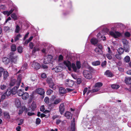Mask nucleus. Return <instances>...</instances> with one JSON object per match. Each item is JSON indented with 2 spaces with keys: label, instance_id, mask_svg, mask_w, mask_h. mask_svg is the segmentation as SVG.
Returning a JSON list of instances; mask_svg holds the SVG:
<instances>
[{
  "label": "nucleus",
  "instance_id": "obj_22",
  "mask_svg": "<svg viewBox=\"0 0 131 131\" xmlns=\"http://www.w3.org/2000/svg\"><path fill=\"white\" fill-rule=\"evenodd\" d=\"M125 81L127 84H131V78H126L125 80Z\"/></svg>",
  "mask_w": 131,
  "mask_h": 131
},
{
  "label": "nucleus",
  "instance_id": "obj_23",
  "mask_svg": "<svg viewBox=\"0 0 131 131\" xmlns=\"http://www.w3.org/2000/svg\"><path fill=\"white\" fill-rule=\"evenodd\" d=\"M91 42L92 44L95 45L98 42V40L95 38H93L91 39Z\"/></svg>",
  "mask_w": 131,
  "mask_h": 131
},
{
  "label": "nucleus",
  "instance_id": "obj_59",
  "mask_svg": "<svg viewBox=\"0 0 131 131\" xmlns=\"http://www.w3.org/2000/svg\"><path fill=\"white\" fill-rule=\"evenodd\" d=\"M106 61H103V62H102V64H101L102 66V67H104L106 65Z\"/></svg>",
  "mask_w": 131,
  "mask_h": 131
},
{
  "label": "nucleus",
  "instance_id": "obj_47",
  "mask_svg": "<svg viewBox=\"0 0 131 131\" xmlns=\"http://www.w3.org/2000/svg\"><path fill=\"white\" fill-rule=\"evenodd\" d=\"M21 78L20 76L19 75L18 77V78H17V81H18V83H17V85H18V84L19 83V85H20V83L21 82Z\"/></svg>",
  "mask_w": 131,
  "mask_h": 131
},
{
  "label": "nucleus",
  "instance_id": "obj_28",
  "mask_svg": "<svg viewBox=\"0 0 131 131\" xmlns=\"http://www.w3.org/2000/svg\"><path fill=\"white\" fill-rule=\"evenodd\" d=\"M71 113L69 112H66L65 114V116L68 119L71 116Z\"/></svg>",
  "mask_w": 131,
  "mask_h": 131
},
{
  "label": "nucleus",
  "instance_id": "obj_37",
  "mask_svg": "<svg viewBox=\"0 0 131 131\" xmlns=\"http://www.w3.org/2000/svg\"><path fill=\"white\" fill-rule=\"evenodd\" d=\"M16 80L15 79H13L11 80V82L9 84L10 86H13L15 84Z\"/></svg>",
  "mask_w": 131,
  "mask_h": 131
},
{
  "label": "nucleus",
  "instance_id": "obj_36",
  "mask_svg": "<svg viewBox=\"0 0 131 131\" xmlns=\"http://www.w3.org/2000/svg\"><path fill=\"white\" fill-rule=\"evenodd\" d=\"M111 87L112 89H117L119 87V85L116 84H112L111 85Z\"/></svg>",
  "mask_w": 131,
  "mask_h": 131
},
{
  "label": "nucleus",
  "instance_id": "obj_5",
  "mask_svg": "<svg viewBox=\"0 0 131 131\" xmlns=\"http://www.w3.org/2000/svg\"><path fill=\"white\" fill-rule=\"evenodd\" d=\"M35 91L36 93L41 95H43L45 93L44 89L41 88H37Z\"/></svg>",
  "mask_w": 131,
  "mask_h": 131
},
{
  "label": "nucleus",
  "instance_id": "obj_8",
  "mask_svg": "<svg viewBox=\"0 0 131 131\" xmlns=\"http://www.w3.org/2000/svg\"><path fill=\"white\" fill-rule=\"evenodd\" d=\"M32 67L36 69H38L40 68V66L38 63L35 62L34 61L31 64Z\"/></svg>",
  "mask_w": 131,
  "mask_h": 131
},
{
  "label": "nucleus",
  "instance_id": "obj_7",
  "mask_svg": "<svg viewBox=\"0 0 131 131\" xmlns=\"http://www.w3.org/2000/svg\"><path fill=\"white\" fill-rule=\"evenodd\" d=\"M74 84V82L70 80H67L65 84L67 86L72 87Z\"/></svg>",
  "mask_w": 131,
  "mask_h": 131
},
{
  "label": "nucleus",
  "instance_id": "obj_27",
  "mask_svg": "<svg viewBox=\"0 0 131 131\" xmlns=\"http://www.w3.org/2000/svg\"><path fill=\"white\" fill-rule=\"evenodd\" d=\"M11 17L14 20H17L18 17L15 13H13L11 15Z\"/></svg>",
  "mask_w": 131,
  "mask_h": 131
},
{
  "label": "nucleus",
  "instance_id": "obj_62",
  "mask_svg": "<svg viewBox=\"0 0 131 131\" xmlns=\"http://www.w3.org/2000/svg\"><path fill=\"white\" fill-rule=\"evenodd\" d=\"M29 46L30 47V48L31 49H32L33 48V47L34 46L32 42H30L29 44Z\"/></svg>",
  "mask_w": 131,
  "mask_h": 131
},
{
  "label": "nucleus",
  "instance_id": "obj_57",
  "mask_svg": "<svg viewBox=\"0 0 131 131\" xmlns=\"http://www.w3.org/2000/svg\"><path fill=\"white\" fill-rule=\"evenodd\" d=\"M99 90V88H96L93 89L92 90H91V91L92 92H94L97 91Z\"/></svg>",
  "mask_w": 131,
  "mask_h": 131
},
{
  "label": "nucleus",
  "instance_id": "obj_58",
  "mask_svg": "<svg viewBox=\"0 0 131 131\" xmlns=\"http://www.w3.org/2000/svg\"><path fill=\"white\" fill-rule=\"evenodd\" d=\"M24 119H20L19 120L20 123L18 124V125H20L22 124L23 122Z\"/></svg>",
  "mask_w": 131,
  "mask_h": 131
},
{
  "label": "nucleus",
  "instance_id": "obj_54",
  "mask_svg": "<svg viewBox=\"0 0 131 131\" xmlns=\"http://www.w3.org/2000/svg\"><path fill=\"white\" fill-rule=\"evenodd\" d=\"M41 122V120L39 118H37L36 119V123L37 124H39Z\"/></svg>",
  "mask_w": 131,
  "mask_h": 131
},
{
  "label": "nucleus",
  "instance_id": "obj_43",
  "mask_svg": "<svg viewBox=\"0 0 131 131\" xmlns=\"http://www.w3.org/2000/svg\"><path fill=\"white\" fill-rule=\"evenodd\" d=\"M6 93L5 92L2 95L1 97V100H3L5 99L6 96Z\"/></svg>",
  "mask_w": 131,
  "mask_h": 131
},
{
  "label": "nucleus",
  "instance_id": "obj_15",
  "mask_svg": "<svg viewBox=\"0 0 131 131\" xmlns=\"http://www.w3.org/2000/svg\"><path fill=\"white\" fill-rule=\"evenodd\" d=\"M29 97L28 94L26 92H24L22 96V99L24 100H26Z\"/></svg>",
  "mask_w": 131,
  "mask_h": 131
},
{
  "label": "nucleus",
  "instance_id": "obj_4",
  "mask_svg": "<svg viewBox=\"0 0 131 131\" xmlns=\"http://www.w3.org/2000/svg\"><path fill=\"white\" fill-rule=\"evenodd\" d=\"M47 82L49 84V87L53 89H55V84L52 80L50 78H48L47 79Z\"/></svg>",
  "mask_w": 131,
  "mask_h": 131
},
{
  "label": "nucleus",
  "instance_id": "obj_20",
  "mask_svg": "<svg viewBox=\"0 0 131 131\" xmlns=\"http://www.w3.org/2000/svg\"><path fill=\"white\" fill-rule=\"evenodd\" d=\"M45 110L44 106L43 105L40 108V110L41 111L43 112V113L45 114H47L49 113V111L46 110L44 111Z\"/></svg>",
  "mask_w": 131,
  "mask_h": 131
},
{
  "label": "nucleus",
  "instance_id": "obj_56",
  "mask_svg": "<svg viewBox=\"0 0 131 131\" xmlns=\"http://www.w3.org/2000/svg\"><path fill=\"white\" fill-rule=\"evenodd\" d=\"M130 33L128 32H126L125 33V36L129 37L130 36Z\"/></svg>",
  "mask_w": 131,
  "mask_h": 131
},
{
  "label": "nucleus",
  "instance_id": "obj_51",
  "mask_svg": "<svg viewBox=\"0 0 131 131\" xmlns=\"http://www.w3.org/2000/svg\"><path fill=\"white\" fill-rule=\"evenodd\" d=\"M53 92V91L51 89H49L47 91V94L48 95H50Z\"/></svg>",
  "mask_w": 131,
  "mask_h": 131
},
{
  "label": "nucleus",
  "instance_id": "obj_39",
  "mask_svg": "<svg viewBox=\"0 0 131 131\" xmlns=\"http://www.w3.org/2000/svg\"><path fill=\"white\" fill-rule=\"evenodd\" d=\"M31 106L32 107V110L33 111L36 107V105L35 102H33L31 104Z\"/></svg>",
  "mask_w": 131,
  "mask_h": 131
},
{
  "label": "nucleus",
  "instance_id": "obj_49",
  "mask_svg": "<svg viewBox=\"0 0 131 131\" xmlns=\"http://www.w3.org/2000/svg\"><path fill=\"white\" fill-rule=\"evenodd\" d=\"M4 69L2 67H0V77L2 76V73L4 71Z\"/></svg>",
  "mask_w": 131,
  "mask_h": 131
},
{
  "label": "nucleus",
  "instance_id": "obj_3",
  "mask_svg": "<svg viewBox=\"0 0 131 131\" xmlns=\"http://www.w3.org/2000/svg\"><path fill=\"white\" fill-rule=\"evenodd\" d=\"M11 61L14 63H16L17 59V56L15 52H12L10 53L9 57Z\"/></svg>",
  "mask_w": 131,
  "mask_h": 131
},
{
  "label": "nucleus",
  "instance_id": "obj_42",
  "mask_svg": "<svg viewBox=\"0 0 131 131\" xmlns=\"http://www.w3.org/2000/svg\"><path fill=\"white\" fill-rule=\"evenodd\" d=\"M21 35L20 34H19L17 35L14 38V40L15 41H16L19 39V38L21 37Z\"/></svg>",
  "mask_w": 131,
  "mask_h": 131
},
{
  "label": "nucleus",
  "instance_id": "obj_18",
  "mask_svg": "<svg viewBox=\"0 0 131 131\" xmlns=\"http://www.w3.org/2000/svg\"><path fill=\"white\" fill-rule=\"evenodd\" d=\"M14 10L13 9H11L9 11H6L3 12V13L5 15H6L7 16H9L11 14Z\"/></svg>",
  "mask_w": 131,
  "mask_h": 131
},
{
  "label": "nucleus",
  "instance_id": "obj_61",
  "mask_svg": "<svg viewBox=\"0 0 131 131\" xmlns=\"http://www.w3.org/2000/svg\"><path fill=\"white\" fill-rule=\"evenodd\" d=\"M63 59V56L61 55H60L59 57V60L61 61Z\"/></svg>",
  "mask_w": 131,
  "mask_h": 131
},
{
  "label": "nucleus",
  "instance_id": "obj_35",
  "mask_svg": "<svg viewBox=\"0 0 131 131\" xmlns=\"http://www.w3.org/2000/svg\"><path fill=\"white\" fill-rule=\"evenodd\" d=\"M61 101V100L60 99H56L54 101L53 104H57L60 102Z\"/></svg>",
  "mask_w": 131,
  "mask_h": 131
},
{
  "label": "nucleus",
  "instance_id": "obj_11",
  "mask_svg": "<svg viewBox=\"0 0 131 131\" xmlns=\"http://www.w3.org/2000/svg\"><path fill=\"white\" fill-rule=\"evenodd\" d=\"M105 75L108 77H112L113 76L112 73L109 70H106L104 73Z\"/></svg>",
  "mask_w": 131,
  "mask_h": 131
},
{
  "label": "nucleus",
  "instance_id": "obj_9",
  "mask_svg": "<svg viewBox=\"0 0 131 131\" xmlns=\"http://www.w3.org/2000/svg\"><path fill=\"white\" fill-rule=\"evenodd\" d=\"M72 120L73 122L72 123L71 126L69 130L68 131H76L74 122L75 121V118H73Z\"/></svg>",
  "mask_w": 131,
  "mask_h": 131
},
{
  "label": "nucleus",
  "instance_id": "obj_38",
  "mask_svg": "<svg viewBox=\"0 0 131 131\" xmlns=\"http://www.w3.org/2000/svg\"><path fill=\"white\" fill-rule=\"evenodd\" d=\"M11 50L13 51H15L16 50V46L15 45H13L11 46Z\"/></svg>",
  "mask_w": 131,
  "mask_h": 131
},
{
  "label": "nucleus",
  "instance_id": "obj_31",
  "mask_svg": "<svg viewBox=\"0 0 131 131\" xmlns=\"http://www.w3.org/2000/svg\"><path fill=\"white\" fill-rule=\"evenodd\" d=\"M4 116L5 118L7 119H9L10 118V116L9 113L7 112H4Z\"/></svg>",
  "mask_w": 131,
  "mask_h": 131
},
{
  "label": "nucleus",
  "instance_id": "obj_13",
  "mask_svg": "<svg viewBox=\"0 0 131 131\" xmlns=\"http://www.w3.org/2000/svg\"><path fill=\"white\" fill-rule=\"evenodd\" d=\"M59 110L61 114H62L64 111V103H62L60 105L59 107Z\"/></svg>",
  "mask_w": 131,
  "mask_h": 131
},
{
  "label": "nucleus",
  "instance_id": "obj_21",
  "mask_svg": "<svg viewBox=\"0 0 131 131\" xmlns=\"http://www.w3.org/2000/svg\"><path fill=\"white\" fill-rule=\"evenodd\" d=\"M9 60L7 57H4L3 59V61L4 63L6 65L9 62Z\"/></svg>",
  "mask_w": 131,
  "mask_h": 131
},
{
  "label": "nucleus",
  "instance_id": "obj_2",
  "mask_svg": "<svg viewBox=\"0 0 131 131\" xmlns=\"http://www.w3.org/2000/svg\"><path fill=\"white\" fill-rule=\"evenodd\" d=\"M84 77L86 79H90L92 78V75L91 72L89 71L85 70L83 72Z\"/></svg>",
  "mask_w": 131,
  "mask_h": 131
},
{
  "label": "nucleus",
  "instance_id": "obj_1",
  "mask_svg": "<svg viewBox=\"0 0 131 131\" xmlns=\"http://www.w3.org/2000/svg\"><path fill=\"white\" fill-rule=\"evenodd\" d=\"M63 63L68 67L69 71L71 70V69L72 68L73 71L75 72H76L77 69H79L81 67V63L79 61L77 62V67L75 64L72 63L71 64V62L68 60L64 61Z\"/></svg>",
  "mask_w": 131,
  "mask_h": 131
},
{
  "label": "nucleus",
  "instance_id": "obj_33",
  "mask_svg": "<svg viewBox=\"0 0 131 131\" xmlns=\"http://www.w3.org/2000/svg\"><path fill=\"white\" fill-rule=\"evenodd\" d=\"M130 58L128 56H126L124 59V61L126 62H129L130 61Z\"/></svg>",
  "mask_w": 131,
  "mask_h": 131
},
{
  "label": "nucleus",
  "instance_id": "obj_12",
  "mask_svg": "<svg viewBox=\"0 0 131 131\" xmlns=\"http://www.w3.org/2000/svg\"><path fill=\"white\" fill-rule=\"evenodd\" d=\"M19 86V83L18 84V85H17L16 86L14 87L12 90H11L12 93V94H15L16 93V92H17L16 91L18 88Z\"/></svg>",
  "mask_w": 131,
  "mask_h": 131
},
{
  "label": "nucleus",
  "instance_id": "obj_24",
  "mask_svg": "<svg viewBox=\"0 0 131 131\" xmlns=\"http://www.w3.org/2000/svg\"><path fill=\"white\" fill-rule=\"evenodd\" d=\"M24 92L23 90L19 89L17 91V94L19 96H22Z\"/></svg>",
  "mask_w": 131,
  "mask_h": 131
},
{
  "label": "nucleus",
  "instance_id": "obj_26",
  "mask_svg": "<svg viewBox=\"0 0 131 131\" xmlns=\"http://www.w3.org/2000/svg\"><path fill=\"white\" fill-rule=\"evenodd\" d=\"M62 68L59 66H57L56 68L53 69L54 71L56 72H58L61 71Z\"/></svg>",
  "mask_w": 131,
  "mask_h": 131
},
{
  "label": "nucleus",
  "instance_id": "obj_50",
  "mask_svg": "<svg viewBox=\"0 0 131 131\" xmlns=\"http://www.w3.org/2000/svg\"><path fill=\"white\" fill-rule=\"evenodd\" d=\"M23 48L22 47H19L17 48L18 52L19 53H21L22 52Z\"/></svg>",
  "mask_w": 131,
  "mask_h": 131
},
{
  "label": "nucleus",
  "instance_id": "obj_30",
  "mask_svg": "<svg viewBox=\"0 0 131 131\" xmlns=\"http://www.w3.org/2000/svg\"><path fill=\"white\" fill-rule=\"evenodd\" d=\"M4 79L5 80L6 79L7 77L8 76V73L6 71H4Z\"/></svg>",
  "mask_w": 131,
  "mask_h": 131
},
{
  "label": "nucleus",
  "instance_id": "obj_53",
  "mask_svg": "<svg viewBox=\"0 0 131 131\" xmlns=\"http://www.w3.org/2000/svg\"><path fill=\"white\" fill-rule=\"evenodd\" d=\"M111 54H106V57L107 58L111 60L112 58V56Z\"/></svg>",
  "mask_w": 131,
  "mask_h": 131
},
{
  "label": "nucleus",
  "instance_id": "obj_48",
  "mask_svg": "<svg viewBox=\"0 0 131 131\" xmlns=\"http://www.w3.org/2000/svg\"><path fill=\"white\" fill-rule=\"evenodd\" d=\"M97 48H98V49H101V50H102V49L103 48V47L102 45L100 44H99V43L97 45Z\"/></svg>",
  "mask_w": 131,
  "mask_h": 131
},
{
  "label": "nucleus",
  "instance_id": "obj_40",
  "mask_svg": "<svg viewBox=\"0 0 131 131\" xmlns=\"http://www.w3.org/2000/svg\"><path fill=\"white\" fill-rule=\"evenodd\" d=\"M123 42L124 45H128V41L126 39H123Z\"/></svg>",
  "mask_w": 131,
  "mask_h": 131
},
{
  "label": "nucleus",
  "instance_id": "obj_41",
  "mask_svg": "<svg viewBox=\"0 0 131 131\" xmlns=\"http://www.w3.org/2000/svg\"><path fill=\"white\" fill-rule=\"evenodd\" d=\"M12 93L10 89H8L7 90V91L6 92V95L7 96H10Z\"/></svg>",
  "mask_w": 131,
  "mask_h": 131
},
{
  "label": "nucleus",
  "instance_id": "obj_17",
  "mask_svg": "<svg viewBox=\"0 0 131 131\" xmlns=\"http://www.w3.org/2000/svg\"><path fill=\"white\" fill-rule=\"evenodd\" d=\"M66 89H65L63 87H60L59 89V93L61 94H65L67 93Z\"/></svg>",
  "mask_w": 131,
  "mask_h": 131
},
{
  "label": "nucleus",
  "instance_id": "obj_16",
  "mask_svg": "<svg viewBox=\"0 0 131 131\" xmlns=\"http://www.w3.org/2000/svg\"><path fill=\"white\" fill-rule=\"evenodd\" d=\"M15 104L16 106L18 108L20 107L21 106L20 101V100L18 99H15Z\"/></svg>",
  "mask_w": 131,
  "mask_h": 131
},
{
  "label": "nucleus",
  "instance_id": "obj_45",
  "mask_svg": "<svg viewBox=\"0 0 131 131\" xmlns=\"http://www.w3.org/2000/svg\"><path fill=\"white\" fill-rule=\"evenodd\" d=\"M39 49L38 47H35L34 48L32 52H33L35 53L36 51H39Z\"/></svg>",
  "mask_w": 131,
  "mask_h": 131
},
{
  "label": "nucleus",
  "instance_id": "obj_14",
  "mask_svg": "<svg viewBox=\"0 0 131 131\" xmlns=\"http://www.w3.org/2000/svg\"><path fill=\"white\" fill-rule=\"evenodd\" d=\"M95 52L97 54H102L103 53V51L101 49H98V48L96 47L94 50Z\"/></svg>",
  "mask_w": 131,
  "mask_h": 131
},
{
  "label": "nucleus",
  "instance_id": "obj_25",
  "mask_svg": "<svg viewBox=\"0 0 131 131\" xmlns=\"http://www.w3.org/2000/svg\"><path fill=\"white\" fill-rule=\"evenodd\" d=\"M118 53L120 54H122L124 52V49L121 47L119 48L117 50Z\"/></svg>",
  "mask_w": 131,
  "mask_h": 131
},
{
  "label": "nucleus",
  "instance_id": "obj_60",
  "mask_svg": "<svg viewBox=\"0 0 131 131\" xmlns=\"http://www.w3.org/2000/svg\"><path fill=\"white\" fill-rule=\"evenodd\" d=\"M6 8L5 6L4 5H1L0 6V9H5Z\"/></svg>",
  "mask_w": 131,
  "mask_h": 131
},
{
  "label": "nucleus",
  "instance_id": "obj_46",
  "mask_svg": "<svg viewBox=\"0 0 131 131\" xmlns=\"http://www.w3.org/2000/svg\"><path fill=\"white\" fill-rule=\"evenodd\" d=\"M109 30L107 28H105L103 30H102V31L101 33H102V34H103V35H105L106 34V32H104V31H106V33Z\"/></svg>",
  "mask_w": 131,
  "mask_h": 131
},
{
  "label": "nucleus",
  "instance_id": "obj_44",
  "mask_svg": "<svg viewBox=\"0 0 131 131\" xmlns=\"http://www.w3.org/2000/svg\"><path fill=\"white\" fill-rule=\"evenodd\" d=\"M19 26L18 25H17L16 26V28L15 31V32L16 33H18L19 31Z\"/></svg>",
  "mask_w": 131,
  "mask_h": 131
},
{
  "label": "nucleus",
  "instance_id": "obj_6",
  "mask_svg": "<svg viewBox=\"0 0 131 131\" xmlns=\"http://www.w3.org/2000/svg\"><path fill=\"white\" fill-rule=\"evenodd\" d=\"M110 35L114 37L115 38H116L119 37L121 36V34L118 31H110Z\"/></svg>",
  "mask_w": 131,
  "mask_h": 131
},
{
  "label": "nucleus",
  "instance_id": "obj_52",
  "mask_svg": "<svg viewBox=\"0 0 131 131\" xmlns=\"http://www.w3.org/2000/svg\"><path fill=\"white\" fill-rule=\"evenodd\" d=\"M0 87L1 90H3L6 88V86L4 84H2L1 85Z\"/></svg>",
  "mask_w": 131,
  "mask_h": 131
},
{
  "label": "nucleus",
  "instance_id": "obj_32",
  "mask_svg": "<svg viewBox=\"0 0 131 131\" xmlns=\"http://www.w3.org/2000/svg\"><path fill=\"white\" fill-rule=\"evenodd\" d=\"M121 55V54H119L118 53V54L117 53L115 55V56L116 59L119 60H121L122 59V57Z\"/></svg>",
  "mask_w": 131,
  "mask_h": 131
},
{
  "label": "nucleus",
  "instance_id": "obj_63",
  "mask_svg": "<svg viewBox=\"0 0 131 131\" xmlns=\"http://www.w3.org/2000/svg\"><path fill=\"white\" fill-rule=\"evenodd\" d=\"M41 77L43 78H45L46 77V74L45 73H42L41 75Z\"/></svg>",
  "mask_w": 131,
  "mask_h": 131
},
{
  "label": "nucleus",
  "instance_id": "obj_64",
  "mask_svg": "<svg viewBox=\"0 0 131 131\" xmlns=\"http://www.w3.org/2000/svg\"><path fill=\"white\" fill-rule=\"evenodd\" d=\"M73 90L72 89H70L69 88H67L66 91H67V92H71Z\"/></svg>",
  "mask_w": 131,
  "mask_h": 131
},
{
  "label": "nucleus",
  "instance_id": "obj_29",
  "mask_svg": "<svg viewBox=\"0 0 131 131\" xmlns=\"http://www.w3.org/2000/svg\"><path fill=\"white\" fill-rule=\"evenodd\" d=\"M103 85V84L101 82H97L96 83L94 86L95 88H100Z\"/></svg>",
  "mask_w": 131,
  "mask_h": 131
},
{
  "label": "nucleus",
  "instance_id": "obj_19",
  "mask_svg": "<svg viewBox=\"0 0 131 131\" xmlns=\"http://www.w3.org/2000/svg\"><path fill=\"white\" fill-rule=\"evenodd\" d=\"M123 48L124 50L126 52H128L129 51L130 47L129 45H124Z\"/></svg>",
  "mask_w": 131,
  "mask_h": 131
},
{
  "label": "nucleus",
  "instance_id": "obj_34",
  "mask_svg": "<svg viewBox=\"0 0 131 131\" xmlns=\"http://www.w3.org/2000/svg\"><path fill=\"white\" fill-rule=\"evenodd\" d=\"M92 64L93 66H96L99 65L100 64V61H97L92 62Z\"/></svg>",
  "mask_w": 131,
  "mask_h": 131
},
{
  "label": "nucleus",
  "instance_id": "obj_10",
  "mask_svg": "<svg viewBox=\"0 0 131 131\" xmlns=\"http://www.w3.org/2000/svg\"><path fill=\"white\" fill-rule=\"evenodd\" d=\"M52 57L49 56L46 58L44 59L43 62L45 64H47L50 62L51 61Z\"/></svg>",
  "mask_w": 131,
  "mask_h": 131
},
{
  "label": "nucleus",
  "instance_id": "obj_55",
  "mask_svg": "<svg viewBox=\"0 0 131 131\" xmlns=\"http://www.w3.org/2000/svg\"><path fill=\"white\" fill-rule=\"evenodd\" d=\"M44 101L46 103H48L49 102V98L47 97H46L45 98Z\"/></svg>",
  "mask_w": 131,
  "mask_h": 131
}]
</instances>
